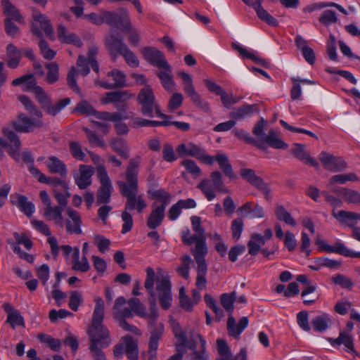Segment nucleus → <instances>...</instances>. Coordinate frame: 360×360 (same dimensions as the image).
<instances>
[{"mask_svg":"<svg viewBox=\"0 0 360 360\" xmlns=\"http://www.w3.org/2000/svg\"><path fill=\"white\" fill-rule=\"evenodd\" d=\"M18 101L24 105L25 110L29 112L30 115L35 116L37 118L42 117V112L37 109L36 105L27 96L25 95L19 96Z\"/></svg>","mask_w":360,"mask_h":360,"instance_id":"nucleus-46","label":"nucleus"},{"mask_svg":"<svg viewBox=\"0 0 360 360\" xmlns=\"http://www.w3.org/2000/svg\"><path fill=\"white\" fill-rule=\"evenodd\" d=\"M332 215L341 224L353 229L358 221H360V213L346 210L333 211Z\"/></svg>","mask_w":360,"mask_h":360,"instance_id":"nucleus-24","label":"nucleus"},{"mask_svg":"<svg viewBox=\"0 0 360 360\" xmlns=\"http://www.w3.org/2000/svg\"><path fill=\"white\" fill-rule=\"evenodd\" d=\"M79 174L74 176L75 184L80 189H85L91 184V176L94 173L91 166L82 165L79 166Z\"/></svg>","mask_w":360,"mask_h":360,"instance_id":"nucleus-23","label":"nucleus"},{"mask_svg":"<svg viewBox=\"0 0 360 360\" xmlns=\"http://www.w3.org/2000/svg\"><path fill=\"white\" fill-rule=\"evenodd\" d=\"M182 263L177 269L179 274L186 279L189 278L190 273V264L191 262V258L188 255H184L181 257Z\"/></svg>","mask_w":360,"mask_h":360,"instance_id":"nucleus-60","label":"nucleus"},{"mask_svg":"<svg viewBox=\"0 0 360 360\" xmlns=\"http://www.w3.org/2000/svg\"><path fill=\"white\" fill-rule=\"evenodd\" d=\"M94 116L98 120L112 122L123 120L122 115L120 112H98L95 110Z\"/></svg>","mask_w":360,"mask_h":360,"instance_id":"nucleus-59","label":"nucleus"},{"mask_svg":"<svg viewBox=\"0 0 360 360\" xmlns=\"http://www.w3.org/2000/svg\"><path fill=\"white\" fill-rule=\"evenodd\" d=\"M96 172L101 183V187L97 192L96 203L98 205L107 203L110 201L112 189L111 181L104 166H98Z\"/></svg>","mask_w":360,"mask_h":360,"instance_id":"nucleus-12","label":"nucleus"},{"mask_svg":"<svg viewBox=\"0 0 360 360\" xmlns=\"http://www.w3.org/2000/svg\"><path fill=\"white\" fill-rule=\"evenodd\" d=\"M332 191L341 197L347 204L356 205H360V193L357 191L345 187H340L333 189Z\"/></svg>","mask_w":360,"mask_h":360,"instance_id":"nucleus-26","label":"nucleus"},{"mask_svg":"<svg viewBox=\"0 0 360 360\" xmlns=\"http://www.w3.org/2000/svg\"><path fill=\"white\" fill-rule=\"evenodd\" d=\"M141 157L136 155L130 159L125 172V181H117L120 194L126 198L124 209L130 212L135 210L140 214L147 207L144 194L139 193L138 175Z\"/></svg>","mask_w":360,"mask_h":360,"instance_id":"nucleus-1","label":"nucleus"},{"mask_svg":"<svg viewBox=\"0 0 360 360\" xmlns=\"http://www.w3.org/2000/svg\"><path fill=\"white\" fill-rule=\"evenodd\" d=\"M123 120H130L129 124L134 128L148 127V120L141 117L134 116L131 112L125 115H122Z\"/></svg>","mask_w":360,"mask_h":360,"instance_id":"nucleus-53","label":"nucleus"},{"mask_svg":"<svg viewBox=\"0 0 360 360\" xmlns=\"http://www.w3.org/2000/svg\"><path fill=\"white\" fill-rule=\"evenodd\" d=\"M105 46L112 55H121L128 47L123 40L118 37L115 28H111L110 34L106 37Z\"/></svg>","mask_w":360,"mask_h":360,"instance_id":"nucleus-22","label":"nucleus"},{"mask_svg":"<svg viewBox=\"0 0 360 360\" xmlns=\"http://www.w3.org/2000/svg\"><path fill=\"white\" fill-rule=\"evenodd\" d=\"M137 101L141 105V112L143 115L153 117V112L156 116L162 119H169V116L163 114L158 103L155 101L153 92L149 86L141 89L137 96Z\"/></svg>","mask_w":360,"mask_h":360,"instance_id":"nucleus-7","label":"nucleus"},{"mask_svg":"<svg viewBox=\"0 0 360 360\" xmlns=\"http://www.w3.org/2000/svg\"><path fill=\"white\" fill-rule=\"evenodd\" d=\"M10 125L18 132L29 133L35 128L42 127L44 122L41 118L33 119L26 116L23 113H20L17 118L11 122Z\"/></svg>","mask_w":360,"mask_h":360,"instance_id":"nucleus-15","label":"nucleus"},{"mask_svg":"<svg viewBox=\"0 0 360 360\" xmlns=\"http://www.w3.org/2000/svg\"><path fill=\"white\" fill-rule=\"evenodd\" d=\"M125 304L126 299L122 296L119 297L115 300L113 307V315L117 321L126 320V318H131L133 316V312L130 307L122 309Z\"/></svg>","mask_w":360,"mask_h":360,"instance_id":"nucleus-27","label":"nucleus"},{"mask_svg":"<svg viewBox=\"0 0 360 360\" xmlns=\"http://www.w3.org/2000/svg\"><path fill=\"white\" fill-rule=\"evenodd\" d=\"M155 278V273L152 267H147L146 269V278L144 283V286L149 292L150 298L149 302L150 303L151 311L153 319L149 326L150 330V340L148 343L149 352L154 356L155 351H157L159 345V340L161 339L164 334L165 326L162 323H153L154 320L158 316V313L155 309V293L153 289L154 282Z\"/></svg>","mask_w":360,"mask_h":360,"instance_id":"nucleus-3","label":"nucleus"},{"mask_svg":"<svg viewBox=\"0 0 360 360\" xmlns=\"http://www.w3.org/2000/svg\"><path fill=\"white\" fill-rule=\"evenodd\" d=\"M128 304L136 315L140 317H146L147 316L146 307L140 302L138 298H132L128 301Z\"/></svg>","mask_w":360,"mask_h":360,"instance_id":"nucleus-61","label":"nucleus"},{"mask_svg":"<svg viewBox=\"0 0 360 360\" xmlns=\"http://www.w3.org/2000/svg\"><path fill=\"white\" fill-rule=\"evenodd\" d=\"M257 110L256 105H243L238 108H234L230 113V117L236 120H243L250 117Z\"/></svg>","mask_w":360,"mask_h":360,"instance_id":"nucleus-39","label":"nucleus"},{"mask_svg":"<svg viewBox=\"0 0 360 360\" xmlns=\"http://www.w3.org/2000/svg\"><path fill=\"white\" fill-rule=\"evenodd\" d=\"M266 124V120L262 117L252 129V133L258 140L252 138L248 131L243 129H235L233 133L239 139L243 140L248 143L253 144L264 151L266 150V147L264 144H267L275 149H287L288 145L280 138L276 130L271 129L267 134L264 133Z\"/></svg>","mask_w":360,"mask_h":360,"instance_id":"nucleus-2","label":"nucleus"},{"mask_svg":"<svg viewBox=\"0 0 360 360\" xmlns=\"http://www.w3.org/2000/svg\"><path fill=\"white\" fill-rule=\"evenodd\" d=\"M26 90L32 91L41 108L44 109L49 115L56 116L64 108L70 103V98H65L60 100L56 105H53L51 98L46 94L44 90L37 84L36 82H27Z\"/></svg>","mask_w":360,"mask_h":360,"instance_id":"nucleus-5","label":"nucleus"},{"mask_svg":"<svg viewBox=\"0 0 360 360\" xmlns=\"http://www.w3.org/2000/svg\"><path fill=\"white\" fill-rule=\"evenodd\" d=\"M72 269L79 272H87L90 269V264L85 255H83L79 259V249L77 247L74 248L72 254Z\"/></svg>","mask_w":360,"mask_h":360,"instance_id":"nucleus-33","label":"nucleus"},{"mask_svg":"<svg viewBox=\"0 0 360 360\" xmlns=\"http://www.w3.org/2000/svg\"><path fill=\"white\" fill-rule=\"evenodd\" d=\"M40 199L44 205L43 216L47 220L53 221V224L58 227H63L65 220L63 212L65 207L59 205H52L51 198L46 191L39 192Z\"/></svg>","mask_w":360,"mask_h":360,"instance_id":"nucleus-8","label":"nucleus"},{"mask_svg":"<svg viewBox=\"0 0 360 360\" xmlns=\"http://www.w3.org/2000/svg\"><path fill=\"white\" fill-rule=\"evenodd\" d=\"M110 146L114 151L117 153L121 157L127 158L129 157V147L127 143L120 139H116L112 141Z\"/></svg>","mask_w":360,"mask_h":360,"instance_id":"nucleus-51","label":"nucleus"},{"mask_svg":"<svg viewBox=\"0 0 360 360\" xmlns=\"http://www.w3.org/2000/svg\"><path fill=\"white\" fill-rule=\"evenodd\" d=\"M176 151L179 157L191 156L207 165L213 164V158L211 155H207L202 148L191 142L179 144L176 148Z\"/></svg>","mask_w":360,"mask_h":360,"instance_id":"nucleus-11","label":"nucleus"},{"mask_svg":"<svg viewBox=\"0 0 360 360\" xmlns=\"http://www.w3.org/2000/svg\"><path fill=\"white\" fill-rule=\"evenodd\" d=\"M32 33L39 38L42 37L43 32L49 37L53 36V29L48 18L38 11H33Z\"/></svg>","mask_w":360,"mask_h":360,"instance_id":"nucleus-13","label":"nucleus"},{"mask_svg":"<svg viewBox=\"0 0 360 360\" xmlns=\"http://www.w3.org/2000/svg\"><path fill=\"white\" fill-rule=\"evenodd\" d=\"M18 207L27 217H31L35 211L34 205L25 195H18Z\"/></svg>","mask_w":360,"mask_h":360,"instance_id":"nucleus-48","label":"nucleus"},{"mask_svg":"<svg viewBox=\"0 0 360 360\" xmlns=\"http://www.w3.org/2000/svg\"><path fill=\"white\" fill-rule=\"evenodd\" d=\"M122 342L124 345V352L129 360H138L139 350L136 341L131 337L127 335L122 338Z\"/></svg>","mask_w":360,"mask_h":360,"instance_id":"nucleus-40","label":"nucleus"},{"mask_svg":"<svg viewBox=\"0 0 360 360\" xmlns=\"http://www.w3.org/2000/svg\"><path fill=\"white\" fill-rule=\"evenodd\" d=\"M260 20L268 25L276 27L278 25V20L270 15L262 6L254 8Z\"/></svg>","mask_w":360,"mask_h":360,"instance_id":"nucleus-55","label":"nucleus"},{"mask_svg":"<svg viewBox=\"0 0 360 360\" xmlns=\"http://www.w3.org/2000/svg\"><path fill=\"white\" fill-rule=\"evenodd\" d=\"M94 302L96 305L92 316V323L88 330L89 338L90 340H105V345H110L109 331L102 324L104 319L105 302L99 296L94 297Z\"/></svg>","mask_w":360,"mask_h":360,"instance_id":"nucleus-4","label":"nucleus"},{"mask_svg":"<svg viewBox=\"0 0 360 360\" xmlns=\"http://www.w3.org/2000/svg\"><path fill=\"white\" fill-rule=\"evenodd\" d=\"M7 65L11 68H16L20 63L22 56V51L18 50L13 44L7 46Z\"/></svg>","mask_w":360,"mask_h":360,"instance_id":"nucleus-42","label":"nucleus"},{"mask_svg":"<svg viewBox=\"0 0 360 360\" xmlns=\"http://www.w3.org/2000/svg\"><path fill=\"white\" fill-rule=\"evenodd\" d=\"M295 43L298 49L302 53L305 60L310 65H313L316 60V56L314 50L307 45V41L300 35H297Z\"/></svg>","mask_w":360,"mask_h":360,"instance_id":"nucleus-31","label":"nucleus"},{"mask_svg":"<svg viewBox=\"0 0 360 360\" xmlns=\"http://www.w3.org/2000/svg\"><path fill=\"white\" fill-rule=\"evenodd\" d=\"M103 23L108 24L110 25H117L118 23L123 22V18L117 13L112 11H102Z\"/></svg>","mask_w":360,"mask_h":360,"instance_id":"nucleus-63","label":"nucleus"},{"mask_svg":"<svg viewBox=\"0 0 360 360\" xmlns=\"http://www.w3.org/2000/svg\"><path fill=\"white\" fill-rule=\"evenodd\" d=\"M82 302L83 297L81 292L75 290L70 292L68 306L72 311H77Z\"/></svg>","mask_w":360,"mask_h":360,"instance_id":"nucleus-58","label":"nucleus"},{"mask_svg":"<svg viewBox=\"0 0 360 360\" xmlns=\"http://www.w3.org/2000/svg\"><path fill=\"white\" fill-rule=\"evenodd\" d=\"M4 137V148L15 160L20 159L21 141L18 135L12 129L5 127L2 130Z\"/></svg>","mask_w":360,"mask_h":360,"instance_id":"nucleus-14","label":"nucleus"},{"mask_svg":"<svg viewBox=\"0 0 360 360\" xmlns=\"http://www.w3.org/2000/svg\"><path fill=\"white\" fill-rule=\"evenodd\" d=\"M262 245H264V238H262V235L259 233L253 234L248 243L249 254L256 255Z\"/></svg>","mask_w":360,"mask_h":360,"instance_id":"nucleus-49","label":"nucleus"},{"mask_svg":"<svg viewBox=\"0 0 360 360\" xmlns=\"http://www.w3.org/2000/svg\"><path fill=\"white\" fill-rule=\"evenodd\" d=\"M4 13L7 16L6 18L15 20L18 22L23 21L22 16L19 11L8 0H3Z\"/></svg>","mask_w":360,"mask_h":360,"instance_id":"nucleus-45","label":"nucleus"},{"mask_svg":"<svg viewBox=\"0 0 360 360\" xmlns=\"http://www.w3.org/2000/svg\"><path fill=\"white\" fill-rule=\"evenodd\" d=\"M292 153L300 161L306 165L314 167L316 169L319 168L318 161L311 157L304 150V146L300 143H295L292 149Z\"/></svg>","mask_w":360,"mask_h":360,"instance_id":"nucleus-29","label":"nucleus"},{"mask_svg":"<svg viewBox=\"0 0 360 360\" xmlns=\"http://www.w3.org/2000/svg\"><path fill=\"white\" fill-rule=\"evenodd\" d=\"M207 271V266H197V277L195 281V285L198 289L202 290L205 289L207 284L206 275Z\"/></svg>","mask_w":360,"mask_h":360,"instance_id":"nucleus-54","label":"nucleus"},{"mask_svg":"<svg viewBox=\"0 0 360 360\" xmlns=\"http://www.w3.org/2000/svg\"><path fill=\"white\" fill-rule=\"evenodd\" d=\"M66 214L68 218L65 221V224L67 233L77 235L81 234L82 233V221L79 212L72 207H68L66 210Z\"/></svg>","mask_w":360,"mask_h":360,"instance_id":"nucleus-19","label":"nucleus"},{"mask_svg":"<svg viewBox=\"0 0 360 360\" xmlns=\"http://www.w3.org/2000/svg\"><path fill=\"white\" fill-rule=\"evenodd\" d=\"M207 252L208 249L205 239H200L191 250V253L195 259L198 266H207L205 257Z\"/></svg>","mask_w":360,"mask_h":360,"instance_id":"nucleus-34","label":"nucleus"},{"mask_svg":"<svg viewBox=\"0 0 360 360\" xmlns=\"http://www.w3.org/2000/svg\"><path fill=\"white\" fill-rule=\"evenodd\" d=\"M105 340H90L89 350L91 357L94 360H106L103 348L108 347L110 345H105Z\"/></svg>","mask_w":360,"mask_h":360,"instance_id":"nucleus-37","label":"nucleus"},{"mask_svg":"<svg viewBox=\"0 0 360 360\" xmlns=\"http://www.w3.org/2000/svg\"><path fill=\"white\" fill-rule=\"evenodd\" d=\"M198 188L202 191L209 201L215 198L216 195L213 186L207 179L202 180L198 185Z\"/></svg>","mask_w":360,"mask_h":360,"instance_id":"nucleus-64","label":"nucleus"},{"mask_svg":"<svg viewBox=\"0 0 360 360\" xmlns=\"http://www.w3.org/2000/svg\"><path fill=\"white\" fill-rule=\"evenodd\" d=\"M211 158H213V162L216 160L221 169L223 171L225 175H226L230 179H235L236 176L233 172V169L232 168V166L229 162L228 158L224 154H218L215 156H212Z\"/></svg>","mask_w":360,"mask_h":360,"instance_id":"nucleus-44","label":"nucleus"},{"mask_svg":"<svg viewBox=\"0 0 360 360\" xmlns=\"http://www.w3.org/2000/svg\"><path fill=\"white\" fill-rule=\"evenodd\" d=\"M329 341L333 346L344 345L347 352L356 354L353 338L348 333L340 332L336 339L330 338Z\"/></svg>","mask_w":360,"mask_h":360,"instance_id":"nucleus-35","label":"nucleus"},{"mask_svg":"<svg viewBox=\"0 0 360 360\" xmlns=\"http://www.w3.org/2000/svg\"><path fill=\"white\" fill-rule=\"evenodd\" d=\"M236 292L231 294L223 293L221 295V304L223 307L231 314L233 309V302L236 300Z\"/></svg>","mask_w":360,"mask_h":360,"instance_id":"nucleus-62","label":"nucleus"},{"mask_svg":"<svg viewBox=\"0 0 360 360\" xmlns=\"http://www.w3.org/2000/svg\"><path fill=\"white\" fill-rule=\"evenodd\" d=\"M162 70L158 74L163 87L167 91H173L175 85L172 75V67L169 64V68H162Z\"/></svg>","mask_w":360,"mask_h":360,"instance_id":"nucleus-43","label":"nucleus"},{"mask_svg":"<svg viewBox=\"0 0 360 360\" xmlns=\"http://www.w3.org/2000/svg\"><path fill=\"white\" fill-rule=\"evenodd\" d=\"M49 171L53 174H58L61 177L67 176L66 165L56 156H50L45 162Z\"/></svg>","mask_w":360,"mask_h":360,"instance_id":"nucleus-32","label":"nucleus"},{"mask_svg":"<svg viewBox=\"0 0 360 360\" xmlns=\"http://www.w3.org/2000/svg\"><path fill=\"white\" fill-rule=\"evenodd\" d=\"M121 219L123 222L121 233L122 234H126L132 229L134 226V221L131 212L124 208L121 213Z\"/></svg>","mask_w":360,"mask_h":360,"instance_id":"nucleus-52","label":"nucleus"},{"mask_svg":"<svg viewBox=\"0 0 360 360\" xmlns=\"http://www.w3.org/2000/svg\"><path fill=\"white\" fill-rule=\"evenodd\" d=\"M240 175L243 179L257 187L263 193H264L267 200L271 198V190L269 186L263 181L262 178L255 174L254 170L251 169H242L240 171Z\"/></svg>","mask_w":360,"mask_h":360,"instance_id":"nucleus-18","label":"nucleus"},{"mask_svg":"<svg viewBox=\"0 0 360 360\" xmlns=\"http://www.w3.org/2000/svg\"><path fill=\"white\" fill-rule=\"evenodd\" d=\"M248 326V319L245 316L242 317L238 324L236 323V320L232 316H230L227 321L229 333L234 337H238Z\"/></svg>","mask_w":360,"mask_h":360,"instance_id":"nucleus-36","label":"nucleus"},{"mask_svg":"<svg viewBox=\"0 0 360 360\" xmlns=\"http://www.w3.org/2000/svg\"><path fill=\"white\" fill-rule=\"evenodd\" d=\"M107 76L108 77H112V82H110L108 81L96 79L94 81L95 84L105 89H111L124 86L125 84V75L122 72L115 69L109 72Z\"/></svg>","mask_w":360,"mask_h":360,"instance_id":"nucleus-21","label":"nucleus"},{"mask_svg":"<svg viewBox=\"0 0 360 360\" xmlns=\"http://www.w3.org/2000/svg\"><path fill=\"white\" fill-rule=\"evenodd\" d=\"M122 31L128 33V40L131 46H136L141 37L138 30L134 28L131 22L129 13L124 12L122 22Z\"/></svg>","mask_w":360,"mask_h":360,"instance_id":"nucleus-28","label":"nucleus"},{"mask_svg":"<svg viewBox=\"0 0 360 360\" xmlns=\"http://www.w3.org/2000/svg\"><path fill=\"white\" fill-rule=\"evenodd\" d=\"M332 322L333 320L329 314H322L315 316L311 323L315 331L322 332L326 330Z\"/></svg>","mask_w":360,"mask_h":360,"instance_id":"nucleus-41","label":"nucleus"},{"mask_svg":"<svg viewBox=\"0 0 360 360\" xmlns=\"http://www.w3.org/2000/svg\"><path fill=\"white\" fill-rule=\"evenodd\" d=\"M144 58L150 64L156 66L159 69L162 68H169L167 63L164 54L160 50L154 47H145L142 50Z\"/></svg>","mask_w":360,"mask_h":360,"instance_id":"nucleus-20","label":"nucleus"},{"mask_svg":"<svg viewBox=\"0 0 360 360\" xmlns=\"http://www.w3.org/2000/svg\"><path fill=\"white\" fill-rule=\"evenodd\" d=\"M174 337L177 339V343L175 347H179L181 349L184 347H187L191 350V353L187 356L188 360H206L207 354L206 353L205 346L206 341L202 338L200 334H197L196 338L200 341V349L197 350V345L195 343L188 342L186 333L181 328H174Z\"/></svg>","mask_w":360,"mask_h":360,"instance_id":"nucleus-6","label":"nucleus"},{"mask_svg":"<svg viewBox=\"0 0 360 360\" xmlns=\"http://www.w3.org/2000/svg\"><path fill=\"white\" fill-rule=\"evenodd\" d=\"M151 198L154 200L152 205L160 208L163 207L165 210L171 201L170 193L162 188L154 191L151 193Z\"/></svg>","mask_w":360,"mask_h":360,"instance_id":"nucleus-38","label":"nucleus"},{"mask_svg":"<svg viewBox=\"0 0 360 360\" xmlns=\"http://www.w3.org/2000/svg\"><path fill=\"white\" fill-rule=\"evenodd\" d=\"M156 290L159 294L160 302L161 307L167 310L171 306V284L167 276L163 274L157 276Z\"/></svg>","mask_w":360,"mask_h":360,"instance_id":"nucleus-16","label":"nucleus"},{"mask_svg":"<svg viewBox=\"0 0 360 360\" xmlns=\"http://www.w3.org/2000/svg\"><path fill=\"white\" fill-rule=\"evenodd\" d=\"M275 214L278 220L285 222L292 226H296V221L290 213L286 210L283 205H277L275 210Z\"/></svg>","mask_w":360,"mask_h":360,"instance_id":"nucleus-47","label":"nucleus"},{"mask_svg":"<svg viewBox=\"0 0 360 360\" xmlns=\"http://www.w3.org/2000/svg\"><path fill=\"white\" fill-rule=\"evenodd\" d=\"M48 72L46 75V81L49 84H53L58 81L59 77V67L58 65L54 62L48 63L46 65Z\"/></svg>","mask_w":360,"mask_h":360,"instance_id":"nucleus-57","label":"nucleus"},{"mask_svg":"<svg viewBox=\"0 0 360 360\" xmlns=\"http://www.w3.org/2000/svg\"><path fill=\"white\" fill-rule=\"evenodd\" d=\"M57 35L59 41L62 43L72 44L79 48L83 45L79 37L76 34L68 31L63 25H58Z\"/></svg>","mask_w":360,"mask_h":360,"instance_id":"nucleus-25","label":"nucleus"},{"mask_svg":"<svg viewBox=\"0 0 360 360\" xmlns=\"http://www.w3.org/2000/svg\"><path fill=\"white\" fill-rule=\"evenodd\" d=\"M316 243L317 245L323 250L328 252H335L342 255L344 244L342 243H336L334 245H330L325 240L317 238Z\"/></svg>","mask_w":360,"mask_h":360,"instance_id":"nucleus-50","label":"nucleus"},{"mask_svg":"<svg viewBox=\"0 0 360 360\" xmlns=\"http://www.w3.org/2000/svg\"><path fill=\"white\" fill-rule=\"evenodd\" d=\"M165 215V210L159 207L151 205V212L149 214L146 225L150 229H155L162 223Z\"/></svg>","mask_w":360,"mask_h":360,"instance_id":"nucleus-30","label":"nucleus"},{"mask_svg":"<svg viewBox=\"0 0 360 360\" xmlns=\"http://www.w3.org/2000/svg\"><path fill=\"white\" fill-rule=\"evenodd\" d=\"M319 160L326 169L333 172L342 171L347 167V164L342 158L335 156L326 151H321L320 153Z\"/></svg>","mask_w":360,"mask_h":360,"instance_id":"nucleus-17","label":"nucleus"},{"mask_svg":"<svg viewBox=\"0 0 360 360\" xmlns=\"http://www.w3.org/2000/svg\"><path fill=\"white\" fill-rule=\"evenodd\" d=\"M90 63L88 62L87 59L84 56H79L78 59L77 60V67L72 66L69 70L68 74L67 75V83L68 86L78 94L81 97L83 96L82 92L79 86L77 85L76 75L77 74L86 77L90 72Z\"/></svg>","mask_w":360,"mask_h":360,"instance_id":"nucleus-10","label":"nucleus"},{"mask_svg":"<svg viewBox=\"0 0 360 360\" xmlns=\"http://www.w3.org/2000/svg\"><path fill=\"white\" fill-rule=\"evenodd\" d=\"M358 178L356 174L353 173L340 174L333 176L330 180L328 186L333 185L335 183L341 184H345L347 181H355Z\"/></svg>","mask_w":360,"mask_h":360,"instance_id":"nucleus-56","label":"nucleus"},{"mask_svg":"<svg viewBox=\"0 0 360 360\" xmlns=\"http://www.w3.org/2000/svg\"><path fill=\"white\" fill-rule=\"evenodd\" d=\"M178 75L181 78L184 84L183 89L186 96L191 99L192 103L199 109L205 112H210L209 103L203 99L200 94L195 90L193 85L191 76L185 72H179Z\"/></svg>","mask_w":360,"mask_h":360,"instance_id":"nucleus-9","label":"nucleus"}]
</instances>
